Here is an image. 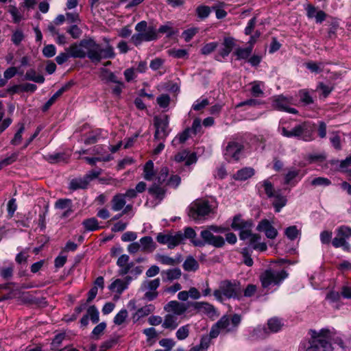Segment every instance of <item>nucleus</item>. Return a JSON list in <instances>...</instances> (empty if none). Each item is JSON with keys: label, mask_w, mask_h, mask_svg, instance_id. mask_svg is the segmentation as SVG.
<instances>
[{"label": "nucleus", "mask_w": 351, "mask_h": 351, "mask_svg": "<svg viewBox=\"0 0 351 351\" xmlns=\"http://www.w3.org/2000/svg\"><path fill=\"white\" fill-rule=\"evenodd\" d=\"M311 338L307 342H303L300 351H332L330 331L321 329L319 331L310 330Z\"/></svg>", "instance_id": "nucleus-1"}, {"label": "nucleus", "mask_w": 351, "mask_h": 351, "mask_svg": "<svg viewBox=\"0 0 351 351\" xmlns=\"http://www.w3.org/2000/svg\"><path fill=\"white\" fill-rule=\"evenodd\" d=\"M226 231V228L215 225L208 226L206 229L200 232L202 240H196L193 241V245L196 247H204L209 245L217 248L222 247L225 245V239L221 236L214 235L215 233H223Z\"/></svg>", "instance_id": "nucleus-2"}, {"label": "nucleus", "mask_w": 351, "mask_h": 351, "mask_svg": "<svg viewBox=\"0 0 351 351\" xmlns=\"http://www.w3.org/2000/svg\"><path fill=\"white\" fill-rule=\"evenodd\" d=\"M215 299L222 302L224 298L241 300L242 289L240 282L233 280H224L220 282L219 288L214 291Z\"/></svg>", "instance_id": "nucleus-3"}, {"label": "nucleus", "mask_w": 351, "mask_h": 351, "mask_svg": "<svg viewBox=\"0 0 351 351\" xmlns=\"http://www.w3.org/2000/svg\"><path fill=\"white\" fill-rule=\"evenodd\" d=\"M82 45L85 47V49L88 51V58L93 63H98L103 58H114L115 57L114 48L110 45L103 49L101 47L100 45L96 43L94 40L83 41Z\"/></svg>", "instance_id": "nucleus-4"}, {"label": "nucleus", "mask_w": 351, "mask_h": 351, "mask_svg": "<svg viewBox=\"0 0 351 351\" xmlns=\"http://www.w3.org/2000/svg\"><path fill=\"white\" fill-rule=\"evenodd\" d=\"M314 130V124L304 122L295 126L291 130H287L285 128H282V134L287 137H298L308 141L313 138Z\"/></svg>", "instance_id": "nucleus-5"}, {"label": "nucleus", "mask_w": 351, "mask_h": 351, "mask_svg": "<svg viewBox=\"0 0 351 351\" xmlns=\"http://www.w3.org/2000/svg\"><path fill=\"white\" fill-rule=\"evenodd\" d=\"M212 211L210 205L208 201L196 199L189 206L188 215L193 220L204 219Z\"/></svg>", "instance_id": "nucleus-6"}, {"label": "nucleus", "mask_w": 351, "mask_h": 351, "mask_svg": "<svg viewBox=\"0 0 351 351\" xmlns=\"http://www.w3.org/2000/svg\"><path fill=\"white\" fill-rule=\"evenodd\" d=\"M117 265L119 267L118 274L121 276L130 274L135 279L143 271L141 266H135L134 262L130 261V257L127 254H122L118 258Z\"/></svg>", "instance_id": "nucleus-7"}, {"label": "nucleus", "mask_w": 351, "mask_h": 351, "mask_svg": "<svg viewBox=\"0 0 351 351\" xmlns=\"http://www.w3.org/2000/svg\"><path fill=\"white\" fill-rule=\"evenodd\" d=\"M288 276V273L284 269H267L261 276L262 286L267 288L271 285H279Z\"/></svg>", "instance_id": "nucleus-8"}, {"label": "nucleus", "mask_w": 351, "mask_h": 351, "mask_svg": "<svg viewBox=\"0 0 351 351\" xmlns=\"http://www.w3.org/2000/svg\"><path fill=\"white\" fill-rule=\"evenodd\" d=\"M156 239L160 244L167 245L169 249H173L182 243L183 234L181 231L176 232L174 234L170 232H159Z\"/></svg>", "instance_id": "nucleus-9"}, {"label": "nucleus", "mask_w": 351, "mask_h": 351, "mask_svg": "<svg viewBox=\"0 0 351 351\" xmlns=\"http://www.w3.org/2000/svg\"><path fill=\"white\" fill-rule=\"evenodd\" d=\"M160 281L159 278H156L152 280H145L141 285V290L145 291L144 298L152 301L158 296L156 289L159 287Z\"/></svg>", "instance_id": "nucleus-10"}, {"label": "nucleus", "mask_w": 351, "mask_h": 351, "mask_svg": "<svg viewBox=\"0 0 351 351\" xmlns=\"http://www.w3.org/2000/svg\"><path fill=\"white\" fill-rule=\"evenodd\" d=\"M157 38V33L155 28L149 26L145 32L134 34L131 41L136 45H140L143 41H150Z\"/></svg>", "instance_id": "nucleus-11"}, {"label": "nucleus", "mask_w": 351, "mask_h": 351, "mask_svg": "<svg viewBox=\"0 0 351 351\" xmlns=\"http://www.w3.org/2000/svg\"><path fill=\"white\" fill-rule=\"evenodd\" d=\"M197 313H203L210 317L217 316V311L213 305L206 302H194L190 304Z\"/></svg>", "instance_id": "nucleus-12"}, {"label": "nucleus", "mask_w": 351, "mask_h": 351, "mask_svg": "<svg viewBox=\"0 0 351 351\" xmlns=\"http://www.w3.org/2000/svg\"><path fill=\"white\" fill-rule=\"evenodd\" d=\"M154 126L156 128L155 138L158 139H162L167 136L168 128V117L165 116L164 118L154 117Z\"/></svg>", "instance_id": "nucleus-13"}, {"label": "nucleus", "mask_w": 351, "mask_h": 351, "mask_svg": "<svg viewBox=\"0 0 351 351\" xmlns=\"http://www.w3.org/2000/svg\"><path fill=\"white\" fill-rule=\"evenodd\" d=\"M93 40L92 38L82 39L80 40L79 44L73 43L69 48L66 49L69 53L70 57L75 58H84L86 56L88 57V51L85 49L82 44L83 41Z\"/></svg>", "instance_id": "nucleus-14"}, {"label": "nucleus", "mask_w": 351, "mask_h": 351, "mask_svg": "<svg viewBox=\"0 0 351 351\" xmlns=\"http://www.w3.org/2000/svg\"><path fill=\"white\" fill-rule=\"evenodd\" d=\"M133 279L134 278L132 276H126L123 280L117 278L109 285L108 289L113 292L121 294L128 289Z\"/></svg>", "instance_id": "nucleus-15"}, {"label": "nucleus", "mask_w": 351, "mask_h": 351, "mask_svg": "<svg viewBox=\"0 0 351 351\" xmlns=\"http://www.w3.org/2000/svg\"><path fill=\"white\" fill-rule=\"evenodd\" d=\"M256 230L265 233V236L270 239H274L278 234L277 230L272 226L270 221L266 219L259 221Z\"/></svg>", "instance_id": "nucleus-16"}, {"label": "nucleus", "mask_w": 351, "mask_h": 351, "mask_svg": "<svg viewBox=\"0 0 351 351\" xmlns=\"http://www.w3.org/2000/svg\"><path fill=\"white\" fill-rule=\"evenodd\" d=\"M55 208L64 210L62 215V218L69 217L73 212L72 201L70 199H59L55 203Z\"/></svg>", "instance_id": "nucleus-17"}, {"label": "nucleus", "mask_w": 351, "mask_h": 351, "mask_svg": "<svg viewBox=\"0 0 351 351\" xmlns=\"http://www.w3.org/2000/svg\"><path fill=\"white\" fill-rule=\"evenodd\" d=\"M187 305L184 303L178 302L176 300L169 302L164 307L167 312L172 313L173 315H182L187 310Z\"/></svg>", "instance_id": "nucleus-18"}, {"label": "nucleus", "mask_w": 351, "mask_h": 351, "mask_svg": "<svg viewBox=\"0 0 351 351\" xmlns=\"http://www.w3.org/2000/svg\"><path fill=\"white\" fill-rule=\"evenodd\" d=\"M73 85V82L70 81L56 92L53 96L45 103L43 106V111L46 112L49 108L55 103V101L59 98L64 92L67 91Z\"/></svg>", "instance_id": "nucleus-19"}, {"label": "nucleus", "mask_w": 351, "mask_h": 351, "mask_svg": "<svg viewBox=\"0 0 351 351\" xmlns=\"http://www.w3.org/2000/svg\"><path fill=\"white\" fill-rule=\"evenodd\" d=\"M138 244L140 246L141 252L144 253H152L155 250L156 247L153 239L149 236L142 237L139 240Z\"/></svg>", "instance_id": "nucleus-20"}, {"label": "nucleus", "mask_w": 351, "mask_h": 351, "mask_svg": "<svg viewBox=\"0 0 351 351\" xmlns=\"http://www.w3.org/2000/svg\"><path fill=\"white\" fill-rule=\"evenodd\" d=\"M289 101L284 97H278L274 101V106L279 110L285 111L291 114H296L297 110L289 107Z\"/></svg>", "instance_id": "nucleus-21"}, {"label": "nucleus", "mask_w": 351, "mask_h": 351, "mask_svg": "<svg viewBox=\"0 0 351 351\" xmlns=\"http://www.w3.org/2000/svg\"><path fill=\"white\" fill-rule=\"evenodd\" d=\"M111 208L113 211L117 212L121 210L126 204L123 193H117L114 195L111 200Z\"/></svg>", "instance_id": "nucleus-22"}, {"label": "nucleus", "mask_w": 351, "mask_h": 351, "mask_svg": "<svg viewBox=\"0 0 351 351\" xmlns=\"http://www.w3.org/2000/svg\"><path fill=\"white\" fill-rule=\"evenodd\" d=\"M155 310V306L153 304L145 305L138 308L132 316L134 322H138L141 318L147 316Z\"/></svg>", "instance_id": "nucleus-23"}, {"label": "nucleus", "mask_w": 351, "mask_h": 351, "mask_svg": "<svg viewBox=\"0 0 351 351\" xmlns=\"http://www.w3.org/2000/svg\"><path fill=\"white\" fill-rule=\"evenodd\" d=\"M89 183L85 176L72 179L69 183V189L73 191L86 189Z\"/></svg>", "instance_id": "nucleus-24"}, {"label": "nucleus", "mask_w": 351, "mask_h": 351, "mask_svg": "<svg viewBox=\"0 0 351 351\" xmlns=\"http://www.w3.org/2000/svg\"><path fill=\"white\" fill-rule=\"evenodd\" d=\"M300 171L295 169H291L285 176V184H290L291 186L295 185V184L300 180L299 177Z\"/></svg>", "instance_id": "nucleus-25"}, {"label": "nucleus", "mask_w": 351, "mask_h": 351, "mask_svg": "<svg viewBox=\"0 0 351 351\" xmlns=\"http://www.w3.org/2000/svg\"><path fill=\"white\" fill-rule=\"evenodd\" d=\"M254 174V169L252 167H245L239 171L234 175L236 180L244 181L251 178Z\"/></svg>", "instance_id": "nucleus-26"}, {"label": "nucleus", "mask_w": 351, "mask_h": 351, "mask_svg": "<svg viewBox=\"0 0 351 351\" xmlns=\"http://www.w3.org/2000/svg\"><path fill=\"white\" fill-rule=\"evenodd\" d=\"M182 274L181 270L179 268H173L162 271L161 275L163 277V280H173L180 278Z\"/></svg>", "instance_id": "nucleus-27"}, {"label": "nucleus", "mask_w": 351, "mask_h": 351, "mask_svg": "<svg viewBox=\"0 0 351 351\" xmlns=\"http://www.w3.org/2000/svg\"><path fill=\"white\" fill-rule=\"evenodd\" d=\"M269 335V332L265 326H258L252 332L251 338L253 340L263 339L267 337Z\"/></svg>", "instance_id": "nucleus-28"}, {"label": "nucleus", "mask_w": 351, "mask_h": 351, "mask_svg": "<svg viewBox=\"0 0 351 351\" xmlns=\"http://www.w3.org/2000/svg\"><path fill=\"white\" fill-rule=\"evenodd\" d=\"M178 326L177 317L172 314H167L165 316L162 326L164 328L174 330Z\"/></svg>", "instance_id": "nucleus-29"}, {"label": "nucleus", "mask_w": 351, "mask_h": 351, "mask_svg": "<svg viewBox=\"0 0 351 351\" xmlns=\"http://www.w3.org/2000/svg\"><path fill=\"white\" fill-rule=\"evenodd\" d=\"M139 134L138 133H136L135 134H134L132 136L128 138L126 141L125 143H123L122 141H120L119 143H118L116 145H114V146H111V149H110V151L112 152V153H114V152H117V151H119L121 148V147L123 145V147L125 149H128V148H130L131 147L133 146L134 145V143L136 141L137 137L138 136Z\"/></svg>", "instance_id": "nucleus-30"}, {"label": "nucleus", "mask_w": 351, "mask_h": 351, "mask_svg": "<svg viewBox=\"0 0 351 351\" xmlns=\"http://www.w3.org/2000/svg\"><path fill=\"white\" fill-rule=\"evenodd\" d=\"M252 222L251 221H244L241 218V216L236 215L232 220L231 227L234 230H238L241 228L252 227Z\"/></svg>", "instance_id": "nucleus-31"}, {"label": "nucleus", "mask_w": 351, "mask_h": 351, "mask_svg": "<svg viewBox=\"0 0 351 351\" xmlns=\"http://www.w3.org/2000/svg\"><path fill=\"white\" fill-rule=\"evenodd\" d=\"M274 197L272 205L275 211L279 213L281 209L287 204V199L285 196L277 193Z\"/></svg>", "instance_id": "nucleus-32"}, {"label": "nucleus", "mask_w": 351, "mask_h": 351, "mask_svg": "<svg viewBox=\"0 0 351 351\" xmlns=\"http://www.w3.org/2000/svg\"><path fill=\"white\" fill-rule=\"evenodd\" d=\"M332 165H338L337 169L342 172H346L351 177V170H348V167L351 165V156L347 157L341 161H332Z\"/></svg>", "instance_id": "nucleus-33"}, {"label": "nucleus", "mask_w": 351, "mask_h": 351, "mask_svg": "<svg viewBox=\"0 0 351 351\" xmlns=\"http://www.w3.org/2000/svg\"><path fill=\"white\" fill-rule=\"evenodd\" d=\"M24 79L25 80L33 81L38 84H43L45 82L44 76L40 74H37L36 71L34 69H31L27 71Z\"/></svg>", "instance_id": "nucleus-34"}, {"label": "nucleus", "mask_w": 351, "mask_h": 351, "mask_svg": "<svg viewBox=\"0 0 351 351\" xmlns=\"http://www.w3.org/2000/svg\"><path fill=\"white\" fill-rule=\"evenodd\" d=\"M43 158L51 164L66 163L69 160V155H44Z\"/></svg>", "instance_id": "nucleus-35"}, {"label": "nucleus", "mask_w": 351, "mask_h": 351, "mask_svg": "<svg viewBox=\"0 0 351 351\" xmlns=\"http://www.w3.org/2000/svg\"><path fill=\"white\" fill-rule=\"evenodd\" d=\"M82 225L86 231L90 232L95 231L101 228V227L99 226L98 221L95 217H91L84 220Z\"/></svg>", "instance_id": "nucleus-36"}, {"label": "nucleus", "mask_w": 351, "mask_h": 351, "mask_svg": "<svg viewBox=\"0 0 351 351\" xmlns=\"http://www.w3.org/2000/svg\"><path fill=\"white\" fill-rule=\"evenodd\" d=\"M182 266L187 271H195L199 268L198 262L191 256L186 258Z\"/></svg>", "instance_id": "nucleus-37"}, {"label": "nucleus", "mask_w": 351, "mask_h": 351, "mask_svg": "<svg viewBox=\"0 0 351 351\" xmlns=\"http://www.w3.org/2000/svg\"><path fill=\"white\" fill-rule=\"evenodd\" d=\"M175 160L178 162H184L186 166H190L197 162L196 155H176Z\"/></svg>", "instance_id": "nucleus-38"}, {"label": "nucleus", "mask_w": 351, "mask_h": 351, "mask_svg": "<svg viewBox=\"0 0 351 351\" xmlns=\"http://www.w3.org/2000/svg\"><path fill=\"white\" fill-rule=\"evenodd\" d=\"M156 260L161 264L169 266H174L180 262V258L175 259L163 254H157Z\"/></svg>", "instance_id": "nucleus-39"}, {"label": "nucleus", "mask_w": 351, "mask_h": 351, "mask_svg": "<svg viewBox=\"0 0 351 351\" xmlns=\"http://www.w3.org/2000/svg\"><path fill=\"white\" fill-rule=\"evenodd\" d=\"M217 322L222 331H225L226 332L234 331L228 316L224 315L221 317Z\"/></svg>", "instance_id": "nucleus-40"}, {"label": "nucleus", "mask_w": 351, "mask_h": 351, "mask_svg": "<svg viewBox=\"0 0 351 351\" xmlns=\"http://www.w3.org/2000/svg\"><path fill=\"white\" fill-rule=\"evenodd\" d=\"M282 325L279 319L276 317L271 318L267 322V330L269 332H277L281 330Z\"/></svg>", "instance_id": "nucleus-41"}, {"label": "nucleus", "mask_w": 351, "mask_h": 351, "mask_svg": "<svg viewBox=\"0 0 351 351\" xmlns=\"http://www.w3.org/2000/svg\"><path fill=\"white\" fill-rule=\"evenodd\" d=\"M154 176V163L152 160H149L144 166V178L147 180H152Z\"/></svg>", "instance_id": "nucleus-42"}, {"label": "nucleus", "mask_w": 351, "mask_h": 351, "mask_svg": "<svg viewBox=\"0 0 351 351\" xmlns=\"http://www.w3.org/2000/svg\"><path fill=\"white\" fill-rule=\"evenodd\" d=\"M226 151L229 154H239V152L244 151V146L239 143L230 141L226 147Z\"/></svg>", "instance_id": "nucleus-43"}, {"label": "nucleus", "mask_w": 351, "mask_h": 351, "mask_svg": "<svg viewBox=\"0 0 351 351\" xmlns=\"http://www.w3.org/2000/svg\"><path fill=\"white\" fill-rule=\"evenodd\" d=\"M252 51V47L249 46L246 48H238L234 52L238 60L247 59L250 57Z\"/></svg>", "instance_id": "nucleus-44"}, {"label": "nucleus", "mask_w": 351, "mask_h": 351, "mask_svg": "<svg viewBox=\"0 0 351 351\" xmlns=\"http://www.w3.org/2000/svg\"><path fill=\"white\" fill-rule=\"evenodd\" d=\"M106 328V324L105 322H101L97 324L91 332V338L95 340L99 339L100 336L104 333Z\"/></svg>", "instance_id": "nucleus-45"}, {"label": "nucleus", "mask_w": 351, "mask_h": 351, "mask_svg": "<svg viewBox=\"0 0 351 351\" xmlns=\"http://www.w3.org/2000/svg\"><path fill=\"white\" fill-rule=\"evenodd\" d=\"M101 77L102 80H106L108 82H111L113 83H117V82H118V81H119L117 79V77L112 72H111L110 70H108L107 69L101 68Z\"/></svg>", "instance_id": "nucleus-46"}, {"label": "nucleus", "mask_w": 351, "mask_h": 351, "mask_svg": "<svg viewBox=\"0 0 351 351\" xmlns=\"http://www.w3.org/2000/svg\"><path fill=\"white\" fill-rule=\"evenodd\" d=\"M112 159L111 155H106L102 157H85L84 160L90 165H95L98 162H108Z\"/></svg>", "instance_id": "nucleus-47"}, {"label": "nucleus", "mask_w": 351, "mask_h": 351, "mask_svg": "<svg viewBox=\"0 0 351 351\" xmlns=\"http://www.w3.org/2000/svg\"><path fill=\"white\" fill-rule=\"evenodd\" d=\"M300 234V232L295 226H289L285 230V234L291 241L295 240Z\"/></svg>", "instance_id": "nucleus-48"}, {"label": "nucleus", "mask_w": 351, "mask_h": 351, "mask_svg": "<svg viewBox=\"0 0 351 351\" xmlns=\"http://www.w3.org/2000/svg\"><path fill=\"white\" fill-rule=\"evenodd\" d=\"M86 315H88V317L93 323L96 324L99 319V313L95 306L93 305L88 308Z\"/></svg>", "instance_id": "nucleus-49"}, {"label": "nucleus", "mask_w": 351, "mask_h": 351, "mask_svg": "<svg viewBox=\"0 0 351 351\" xmlns=\"http://www.w3.org/2000/svg\"><path fill=\"white\" fill-rule=\"evenodd\" d=\"M101 132L98 130H95L88 134L84 139V143L90 145L95 143L99 139Z\"/></svg>", "instance_id": "nucleus-50"}, {"label": "nucleus", "mask_w": 351, "mask_h": 351, "mask_svg": "<svg viewBox=\"0 0 351 351\" xmlns=\"http://www.w3.org/2000/svg\"><path fill=\"white\" fill-rule=\"evenodd\" d=\"M189 335V325L182 326L178 328L176 333V336L178 340H184L188 337Z\"/></svg>", "instance_id": "nucleus-51"}, {"label": "nucleus", "mask_w": 351, "mask_h": 351, "mask_svg": "<svg viewBox=\"0 0 351 351\" xmlns=\"http://www.w3.org/2000/svg\"><path fill=\"white\" fill-rule=\"evenodd\" d=\"M14 265L12 263L10 264L8 267L0 268V276L3 279H9L13 275Z\"/></svg>", "instance_id": "nucleus-52"}, {"label": "nucleus", "mask_w": 351, "mask_h": 351, "mask_svg": "<svg viewBox=\"0 0 351 351\" xmlns=\"http://www.w3.org/2000/svg\"><path fill=\"white\" fill-rule=\"evenodd\" d=\"M263 186L264 187L265 192L269 198L274 197L277 193H276L271 182L267 180L263 182Z\"/></svg>", "instance_id": "nucleus-53"}, {"label": "nucleus", "mask_w": 351, "mask_h": 351, "mask_svg": "<svg viewBox=\"0 0 351 351\" xmlns=\"http://www.w3.org/2000/svg\"><path fill=\"white\" fill-rule=\"evenodd\" d=\"M183 234V240L184 239H189L191 240V242L193 244V241L196 240H199L196 238L197 234L195 231L191 227H186L184 230Z\"/></svg>", "instance_id": "nucleus-54"}, {"label": "nucleus", "mask_w": 351, "mask_h": 351, "mask_svg": "<svg viewBox=\"0 0 351 351\" xmlns=\"http://www.w3.org/2000/svg\"><path fill=\"white\" fill-rule=\"evenodd\" d=\"M299 96L300 98V101L304 103L306 105L311 104L313 103V98L310 95V93L307 90H301L299 92Z\"/></svg>", "instance_id": "nucleus-55"}, {"label": "nucleus", "mask_w": 351, "mask_h": 351, "mask_svg": "<svg viewBox=\"0 0 351 351\" xmlns=\"http://www.w3.org/2000/svg\"><path fill=\"white\" fill-rule=\"evenodd\" d=\"M128 317V311L126 309H121L114 317V323L116 325L122 324Z\"/></svg>", "instance_id": "nucleus-56"}, {"label": "nucleus", "mask_w": 351, "mask_h": 351, "mask_svg": "<svg viewBox=\"0 0 351 351\" xmlns=\"http://www.w3.org/2000/svg\"><path fill=\"white\" fill-rule=\"evenodd\" d=\"M148 191L151 195L156 196L157 198H162L165 193L163 189L155 184L149 188Z\"/></svg>", "instance_id": "nucleus-57"}, {"label": "nucleus", "mask_w": 351, "mask_h": 351, "mask_svg": "<svg viewBox=\"0 0 351 351\" xmlns=\"http://www.w3.org/2000/svg\"><path fill=\"white\" fill-rule=\"evenodd\" d=\"M332 244L335 247H343L346 248L348 246V243L346 239L337 234V236L332 241Z\"/></svg>", "instance_id": "nucleus-58"}, {"label": "nucleus", "mask_w": 351, "mask_h": 351, "mask_svg": "<svg viewBox=\"0 0 351 351\" xmlns=\"http://www.w3.org/2000/svg\"><path fill=\"white\" fill-rule=\"evenodd\" d=\"M191 129L189 128L185 129L182 133L178 134L173 141V143L178 141L180 143H184L191 136Z\"/></svg>", "instance_id": "nucleus-59"}, {"label": "nucleus", "mask_w": 351, "mask_h": 351, "mask_svg": "<svg viewBox=\"0 0 351 351\" xmlns=\"http://www.w3.org/2000/svg\"><path fill=\"white\" fill-rule=\"evenodd\" d=\"M210 337H208L207 335H204L202 337L199 344L195 346L199 348L202 351H206L210 346Z\"/></svg>", "instance_id": "nucleus-60"}, {"label": "nucleus", "mask_w": 351, "mask_h": 351, "mask_svg": "<svg viewBox=\"0 0 351 351\" xmlns=\"http://www.w3.org/2000/svg\"><path fill=\"white\" fill-rule=\"evenodd\" d=\"M218 44L215 42H212L206 44L201 49V52L204 55H208L215 50Z\"/></svg>", "instance_id": "nucleus-61"}, {"label": "nucleus", "mask_w": 351, "mask_h": 351, "mask_svg": "<svg viewBox=\"0 0 351 351\" xmlns=\"http://www.w3.org/2000/svg\"><path fill=\"white\" fill-rule=\"evenodd\" d=\"M331 182L329 179L324 177H318L311 181V184L313 186H329Z\"/></svg>", "instance_id": "nucleus-62"}, {"label": "nucleus", "mask_w": 351, "mask_h": 351, "mask_svg": "<svg viewBox=\"0 0 351 351\" xmlns=\"http://www.w3.org/2000/svg\"><path fill=\"white\" fill-rule=\"evenodd\" d=\"M170 102V97L167 94H162L157 98V103L161 108H167Z\"/></svg>", "instance_id": "nucleus-63"}, {"label": "nucleus", "mask_w": 351, "mask_h": 351, "mask_svg": "<svg viewBox=\"0 0 351 351\" xmlns=\"http://www.w3.org/2000/svg\"><path fill=\"white\" fill-rule=\"evenodd\" d=\"M337 234L347 239L351 237V228L348 226H342L337 229Z\"/></svg>", "instance_id": "nucleus-64"}]
</instances>
